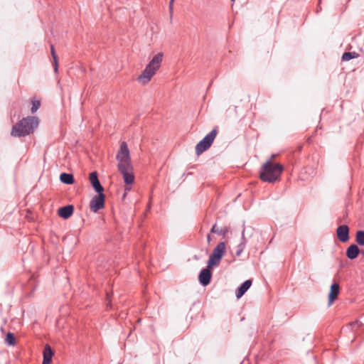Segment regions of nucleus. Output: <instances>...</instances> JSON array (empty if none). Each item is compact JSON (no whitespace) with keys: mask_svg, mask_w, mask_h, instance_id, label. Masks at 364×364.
I'll return each mask as SVG.
<instances>
[{"mask_svg":"<svg viewBox=\"0 0 364 364\" xmlns=\"http://www.w3.org/2000/svg\"><path fill=\"white\" fill-rule=\"evenodd\" d=\"M116 159L118 161V165L124 164L129 166L132 164L129 150L125 141L121 143L119 150L116 156Z\"/></svg>","mask_w":364,"mask_h":364,"instance_id":"6e6552de","label":"nucleus"},{"mask_svg":"<svg viewBox=\"0 0 364 364\" xmlns=\"http://www.w3.org/2000/svg\"><path fill=\"white\" fill-rule=\"evenodd\" d=\"M275 157H276V154H272L269 159H271V161H273V160Z\"/></svg>","mask_w":364,"mask_h":364,"instance_id":"2f4dec72","label":"nucleus"},{"mask_svg":"<svg viewBox=\"0 0 364 364\" xmlns=\"http://www.w3.org/2000/svg\"><path fill=\"white\" fill-rule=\"evenodd\" d=\"M302 148H303V146H302V145L299 146H298V148H297V151H298L299 152V151H301V149H302Z\"/></svg>","mask_w":364,"mask_h":364,"instance_id":"473e14b6","label":"nucleus"},{"mask_svg":"<svg viewBox=\"0 0 364 364\" xmlns=\"http://www.w3.org/2000/svg\"><path fill=\"white\" fill-rule=\"evenodd\" d=\"M226 242H220L213 249L212 253L209 256L208 263L210 266L217 267L220 264L222 258L225 254Z\"/></svg>","mask_w":364,"mask_h":364,"instance_id":"423d86ee","label":"nucleus"},{"mask_svg":"<svg viewBox=\"0 0 364 364\" xmlns=\"http://www.w3.org/2000/svg\"><path fill=\"white\" fill-rule=\"evenodd\" d=\"M244 232H245V230H243L242 232L241 242H244L245 245H246V238L245 237Z\"/></svg>","mask_w":364,"mask_h":364,"instance_id":"c85d7f7f","label":"nucleus"},{"mask_svg":"<svg viewBox=\"0 0 364 364\" xmlns=\"http://www.w3.org/2000/svg\"><path fill=\"white\" fill-rule=\"evenodd\" d=\"M127 191H125L124 190V193H123V196L122 197V200H124L125 199V198L127 197Z\"/></svg>","mask_w":364,"mask_h":364,"instance_id":"c756f323","label":"nucleus"},{"mask_svg":"<svg viewBox=\"0 0 364 364\" xmlns=\"http://www.w3.org/2000/svg\"><path fill=\"white\" fill-rule=\"evenodd\" d=\"M340 294V285L338 282H333L330 287L328 293V306H330L337 299Z\"/></svg>","mask_w":364,"mask_h":364,"instance_id":"ddd939ff","label":"nucleus"},{"mask_svg":"<svg viewBox=\"0 0 364 364\" xmlns=\"http://www.w3.org/2000/svg\"><path fill=\"white\" fill-rule=\"evenodd\" d=\"M174 1L175 0H170V1H169V10H170L171 14H172V12H173V6Z\"/></svg>","mask_w":364,"mask_h":364,"instance_id":"cd10ccee","label":"nucleus"},{"mask_svg":"<svg viewBox=\"0 0 364 364\" xmlns=\"http://www.w3.org/2000/svg\"><path fill=\"white\" fill-rule=\"evenodd\" d=\"M106 196L104 192L97 193L90 202V208L92 212L97 213L105 207Z\"/></svg>","mask_w":364,"mask_h":364,"instance_id":"1a4fd4ad","label":"nucleus"},{"mask_svg":"<svg viewBox=\"0 0 364 364\" xmlns=\"http://www.w3.org/2000/svg\"><path fill=\"white\" fill-rule=\"evenodd\" d=\"M43 359L42 364H50L54 355V350L49 344H46L43 352Z\"/></svg>","mask_w":364,"mask_h":364,"instance_id":"f3484780","label":"nucleus"},{"mask_svg":"<svg viewBox=\"0 0 364 364\" xmlns=\"http://www.w3.org/2000/svg\"><path fill=\"white\" fill-rule=\"evenodd\" d=\"M210 240H211V236H210V234H208V236H207V242H208V244H210Z\"/></svg>","mask_w":364,"mask_h":364,"instance_id":"7c9ffc66","label":"nucleus"},{"mask_svg":"<svg viewBox=\"0 0 364 364\" xmlns=\"http://www.w3.org/2000/svg\"><path fill=\"white\" fill-rule=\"evenodd\" d=\"M214 266H210L208 263L207 267L201 269L198 275V280L200 284L203 286H208L212 279L213 272L212 268Z\"/></svg>","mask_w":364,"mask_h":364,"instance_id":"9d476101","label":"nucleus"},{"mask_svg":"<svg viewBox=\"0 0 364 364\" xmlns=\"http://www.w3.org/2000/svg\"><path fill=\"white\" fill-rule=\"evenodd\" d=\"M341 222H342V219H341V218H339L338 219V223H341Z\"/></svg>","mask_w":364,"mask_h":364,"instance_id":"f704fd0d","label":"nucleus"},{"mask_svg":"<svg viewBox=\"0 0 364 364\" xmlns=\"http://www.w3.org/2000/svg\"><path fill=\"white\" fill-rule=\"evenodd\" d=\"M5 343L8 346H14L16 344V339L14 333H13L11 332H9L6 335Z\"/></svg>","mask_w":364,"mask_h":364,"instance_id":"5701e85b","label":"nucleus"},{"mask_svg":"<svg viewBox=\"0 0 364 364\" xmlns=\"http://www.w3.org/2000/svg\"><path fill=\"white\" fill-rule=\"evenodd\" d=\"M359 57V54L355 51L353 52H344L341 56L342 61H348L351 59Z\"/></svg>","mask_w":364,"mask_h":364,"instance_id":"412c9836","label":"nucleus"},{"mask_svg":"<svg viewBox=\"0 0 364 364\" xmlns=\"http://www.w3.org/2000/svg\"><path fill=\"white\" fill-rule=\"evenodd\" d=\"M118 171L122 175L125 183V191H130V186L134 182V174L133 173L132 164L127 166L124 164L117 165Z\"/></svg>","mask_w":364,"mask_h":364,"instance_id":"0eeeda50","label":"nucleus"},{"mask_svg":"<svg viewBox=\"0 0 364 364\" xmlns=\"http://www.w3.org/2000/svg\"><path fill=\"white\" fill-rule=\"evenodd\" d=\"M349 227L347 225H341L336 229L338 240L343 243L347 242L350 239Z\"/></svg>","mask_w":364,"mask_h":364,"instance_id":"9b49d317","label":"nucleus"},{"mask_svg":"<svg viewBox=\"0 0 364 364\" xmlns=\"http://www.w3.org/2000/svg\"><path fill=\"white\" fill-rule=\"evenodd\" d=\"M355 242L358 246H364V230H359L356 232Z\"/></svg>","mask_w":364,"mask_h":364,"instance_id":"b1692460","label":"nucleus"},{"mask_svg":"<svg viewBox=\"0 0 364 364\" xmlns=\"http://www.w3.org/2000/svg\"><path fill=\"white\" fill-rule=\"evenodd\" d=\"M50 53L53 58V65L54 68V72L57 74L58 73V57L56 54L55 47L53 44H50Z\"/></svg>","mask_w":364,"mask_h":364,"instance_id":"aec40b11","label":"nucleus"},{"mask_svg":"<svg viewBox=\"0 0 364 364\" xmlns=\"http://www.w3.org/2000/svg\"><path fill=\"white\" fill-rule=\"evenodd\" d=\"M229 229L230 228L228 226H225L220 229L218 228L217 223H215L210 229V233L218 234L225 237L226 234L229 232Z\"/></svg>","mask_w":364,"mask_h":364,"instance_id":"6ab92c4d","label":"nucleus"},{"mask_svg":"<svg viewBox=\"0 0 364 364\" xmlns=\"http://www.w3.org/2000/svg\"><path fill=\"white\" fill-rule=\"evenodd\" d=\"M60 180L63 183L67 185H72L75 183L73 174L68 173H62L60 175Z\"/></svg>","mask_w":364,"mask_h":364,"instance_id":"a211bd4d","label":"nucleus"},{"mask_svg":"<svg viewBox=\"0 0 364 364\" xmlns=\"http://www.w3.org/2000/svg\"><path fill=\"white\" fill-rule=\"evenodd\" d=\"M347 215H348V214H347V213L346 212V213H345V214H344V215H343V218L347 217Z\"/></svg>","mask_w":364,"mask_h":364,"instance_id":"c9c22d12","label":"nucleus"},{"mask_svg":"<svg viewBox=\"0 0 364 364\" xmlns=\"http://www.w3.org/2000/svg\"><path fill=\"white\" fill-rule=\"evenodd\" d=\"M360 253V249L356 244L350 245L346 251V255L349 259H356Z\"/></svg>","mask_w":364,"mask_h":364,"instance_id":"2eb2a0df","label":"nucleus"},{"mask_svg":"<svg viewBox=\"0 0 364 364\" xmlns=\"http://www.w3.org/2000/svg\"><path fill=\"white\" fill-rule=\"evenodd\" d=\"M231 1L234 2V1H235V0H231Z\"/></svg>","mask_w":364,"mask_h":364,"instance_id":"e433bc0d","label":"nucleus"},{"mask_svg":"<svg viewBox=\"0 0 364 364\" xmlns=\"http://www.w3.org/2000/svg\"><path fill=\"white\" fill-rule=\"evenodd\" d=\"M89 180L92 188L96 193L104 192V187L102 186L97 171H93L90 173Z\"/></svg>","mask_w":364,"mask_h":364,"instance_id":"f8f14e48","label":"nucleus"},{"mask_svg":"<svg viewBox=\"0 0 364 364\" xmlns=\"http://www.w3.org/2000/svg\"><path fill=\"white\" fill-rule=\"evenodd\" d=\"M163 56L162 53H159L155 55L142 71L141 74L137 77V80L141 82L143 85L147 84L159 69Z\"/></svg>","mask_w":364,"mask_h":364,"instance_id":"20e7f679","label":"nucleus"},{"mask_svg":"<svg viewBox=\"0 0 364 364\" xmlns=\"http://www.w3.org/2000/svg\"><path fill=\"white\" fill-rule=\"evenodd\" d=\"M40 119L36 116L23 117L12 127L11 135L14 137H22L33 134L38 127Z\"/></svg>","mask_w":364,"mask_h":364,"instance_id":"f03ea898","label":"nucleus"},{"mask_svg":"<svg viewBox=\"0 0 364 364\" xmlns=\"http://www.w3.org/2000/svg\"><path fill=\"white\" fill-rule=\"evenodd\" d=\"M74 210L75 208L73 205H64L58 210V215L60 218L66 220L73 215Z\"/></svg>","mask_w":364,"mask_h":364,"instance_id":"4468645a","label":"nucleus"},{"mask_svg":"<svg viewBox=\"0 0 364 364\" xmlns=\"http://www.w3.org/2000/svg\"><path fill=\"white\" fill-rule=\"evenodd\" d=\"M218 133V127H215L205 137L200 140L196 146V153L198 156L208 150L213 144L217 134Z\"/></svg>","mask_w":364,"mask_h":364,"instance_id":"39448f33","label":"nucleus"},{"mask_svg":"<svg viewBox=\"0 0 364 364\" xmlns=\"http://www.w3.org/2000/svg\"><path fill=\"white\" fill-rule=\"evenodd\" d=\"M40 119L36 116L23 117L12 127L11 135L14 137H22L33 134L38 127Z\"/></svg>","mask_w":364,"mask_h":364,"instance_id":"7ed1b4c3","label":"nucleus"},{"mask_svg":"<svg viewBox=\"0 0 364 364\" xmlns=\"http://www.w3.org/2000/svg\"><path fill=\"white\" fill-rule=\"evenodd\" d=\"M360 253L364 256V249L360 250Z\"/></svg>","mask_w":364,"mask_h":364,"instance_id":"72a5a7b5","label":"nucleus"},{"mask_svg":"<svg viewBox=\"0 0 364 364\" xmlns=\"http://www.w3.org/2000/svg\"><path fill=\"white\" fill-rule=\"evenodd\" d=\"M284 170V166L267 159L261 166L259 178L263 182L274 183L281 180V176Z\"/></svg>","mask_w":364,"mask_h":364,"instance_id":"f257e3e1","label":"nucleus"},{"mask_svg":"<svg viewBox=\"0 0 364 364\" xmlns=\"http://www.w3.org/2000/svg\"><path fill=\"white\" fill-rule=\"evenodd\" d=\"M245 247V245L244 242H240V244L237 246V250L235 252V255L237 257H239L242 252H243L244 249Z\"/></svg>","mask_w":364,"mask_h":364,"instance_id":"a878e982","label":"nucleus"},{"mask_svg":"<svg viewBox=\"0 0 364 364\" xmlns=\"http://www.w3.org/2000/svg\"><path fill=\"white\" fill-rule=\"evenodd\" d=\"M273 50V46H269L268 48H264L262 50L263 55L264 58H269L272 55Z\"/></svg>","mask_w":364,"mask_h":364,"instance_id":"393cba45","label":"nucleus"},{"mask_svg":"<svg viewBox=\"0 0 364 364\" xmlns=\"http://www.w3.org/2000/svg\"><path fill=\"white\" fill-rule=\"evenodd\" d=\"M31 103L32 105L31 108V112L34 114L40 108L41 102L40 100H37L36 97H33L31 99Z\"/></svg>","mask_w":364,"mask_h":364,"instance_id":"4be33fe9","label":"nucleus"},{"mask_svg":"<svg viewBox=\"0 0 364 364\" xmlns=\"http://www.w3.org/2000/svg\"><path fill=\"white\" fill-rule=\"evenodd\" d=\"M252 283V279H247L242 283L236 289L235 295L237 299L241 298L245 292L250 288Z\"/></svg>","mask_w":364,"mask_h":364,"instance_id":"dca6fc26","label":"nucleus"},{"mask_svg":"<svg viewBox=\"0 0 364 364\" xmlns=\"http://www.w3.org/2000/svg\"><path fill=\"white\" fill-rule=\"evenodd\" d=\"M106 300H107V309H112V302L110 299V295L109 292H106Z\"/></svg>","mask_w":364,"mask_h":364,"instance_id":"bb28decb","label":"nucleus"}]
</instances>
